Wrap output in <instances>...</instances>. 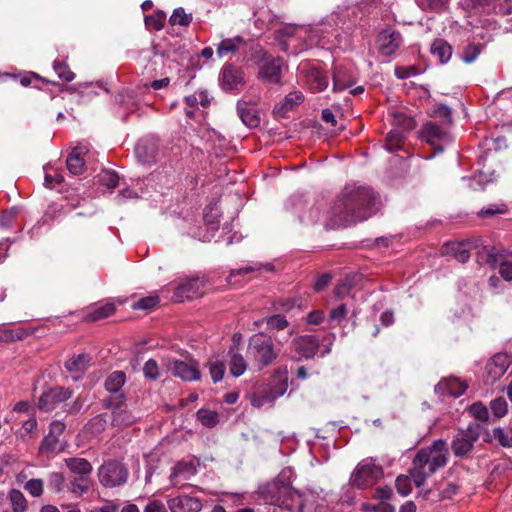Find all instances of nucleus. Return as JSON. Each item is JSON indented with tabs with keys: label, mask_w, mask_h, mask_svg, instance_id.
<instances>
[{
	"label": "nucleus",
	"mask_w": 512,
	"mask_h": 512,
	"mask_svg": "<svg viewBox=\"0 0 512 512\" xmlns=\"http://www.w3.org/2000/svg\"><path fill=\"white\" fill-rule=\"evenodd\" d=\"M43 481L41 479H30L25 483L27 490L33 497H40L43 494Z\"/></svg>",
	"instance_id": "obj_64"
},
{
	"label": "nucleus",
	"mask_w": 512,
	"mask_h": 512,
	"mask_svg": "<svg viewBox=\"0 0 512 512\" xmlns=\"http://www.w3.org/2000/svg\"><path fill=\"white\" fill-rule=\"evenodd\" d=\"M219 83L224 91L238 90L244 83L243 71L233 64H225L220 71Z\"/></svg>",
	"instance_id": "obj_18"
},
{
	"label": "nucleus",
	"mask_w": 512,
	"mask_h": 512,
	"mask_svg": "<svg viewBox=\"0 0 512 512\" xmlns=\"http://www.w3.org/2000/svg\"><path fill=\"white\" fill-rule=\"evenodd\" d=\"M229 372L234 377L242 376L247 370L248 363L244 356L234 351L232 348L229 350Z\"/></svg>",
	"instance_id": "obj_36"
},
{
	"label": "nucleus",
	"mask_w": 512,
	"mask_h": 512,
	"mask_svg": "<svg viewBox=\"0 0 512 512\" xmlns=\"http://www.w3.org/2000/svg\"><path fill=\"white\" fill-rule=\"evenodd\" d=\"M419 138L429 144L435 153L443 152L454 142L450 126L436 121H427L419 131Z\"/></svg>",
	"instance_id": "obj_7"
},
{
	"label": "nucleus",
	"mask_w": 512,
	"mask_h": 512,
	"mask_svg": "<svg viewBox=\"0 0 512 512\" xmlns=\"http://www.w3.org/2000/svg\"><path fill=\"white\" fill-rule=\"evenodd\" d=\"M98 476L102 485L115 487L126 482L128 470L121 462L108 461L101 465Z\"/></svg>",
	"instance_id": "obj_15"
},
{
	"label": "nucleus",
	"mask_w": 512,
	"mask_h": 512,
	"mask_svg": "<svg viewBox=\"0 0 512 512\" xmlns=\"http://www.w3.org/2000/svg\"><path fill=\"white\" fill-rule=\"evenodd\" d=\"M99 182L108 187V188H115L118 186L119 183V176L118 174L113 170H102L101 173L98 175Z\"/></svg>",
	"instance_id": "obj_53"
},
{
	"label": "nucleus",
	"mask_w": 512,
	"mask_h": 512,
	"mask_svg": "<svg viewBox=\"0 0 512 512\" xmlns=\"http://www.w3.org/2000/svg\"><path fill=\"white\" fill-rule=\"evenodd\" d=\"M460 6L469 16L509 14L511 11V6L504 5L501 0H461Z\"/></svg>",
	"instance_id": "obj_12"
},
{
	"label": "nucleus",
	"mask_w": 512,
	"mask_h": 512,
	"mask_svg": "<svg viewBox=\"0 0 512 512\" xmlns=\"http://www.w3.org/2000/svg\"><path fill=\"white\" fill-rule=\"evenodd\" d=\"M290 468L283 469L277 480L268 484L262 491L264 500L273 506L285 508L290 512H302V495L291 487Z\"/></svg>",
	"instance_id": "obj_4"
},
{
	"label": "nucleus",
	"mask_w": 512,
	"mask_h": 512,
	"mask_svg": "<svg viewBox=\"0 0 512 512\" xmlns=\"http://www.w3.org/2000/svg\"><path fill=\"white\" fill-rule=\"evenodd\" d=\"M481 50H482L481 44L468 43L466 45V47L463 49L461 59L465 63H468V64L473 63L480 55Z\"/></svg>",
	"instance_id": "obj_49"
},
{
	"label": "nucleus",
	"mask_w": 512,
	"mask_h": 512,
	"mask_svg": "<svg viewBox=\"0 0 512 512\" xmlns=\"http://www.w3.org/2000/svg\"><path fill=\"white\" fill-rule=\"evenodd\" d=\"M196 473L197 467L193 460H182L172 468L170 481L174 487H183Z\"/></svg>",
	"instance_id": "obj_20"
},
{
	"label": "nucleus",
	"mask_w": 512,
	"mask_h": 512,
	"mask_svg": "<svg viewBox=\"0 0 512 512\" xmlns=\"http://www.w3.org/2000/svg\"><path fill=\"white\" fill-rule=\"evenodd\" d=\"M293 346L300 358L310 359L319 349V340L314 335H303L293 340Z\"/></svg>",
	"instance_id": "obj_22"
},
{
	"label": "nucleus",
	"mask_w": 512,
	"mask_h": 512,
	"mask_svg": "<svg viewBox=\"0 0 512 512\" xmlns=\"http://www.w3.org/2000/svg\"><path fill=\"white\" fill-rule=\"evenodd\" d=\"M220 216H221V211H220L218 201L211 202L205 207L204 213H203V220L209 230H211V231L218 230Z\"/></svg>",
	"instance_id": "obj_34"
},
{
	"label": "nucleus",
	"mask_w": 512,
	"mask_h": 512,
	"mask_svg": "<svg viewBox=\"0 0 512 512\" xmlns=\"http://www.w3.org/2000/svg\"><path fill=\"white\" fill-rule=\"evenodd\" d=\"M33 328L18 327L15 329L0 328V342H14L25 339L34 333Z\"/></svg>",
	"instance_id": "obj_35"
},
{
	"label": "nucleus",
	"mask_w": 512,
	"mask_h": 512,
	"mask_svg": "<svg viewBox=\"0 0 512 512\" xmlns=\"http://www.w3.org/2000/svg\"><path fill=\"white\" fill-rule=\"evenodd\" d=\"M60 446V440L58 436L52 435L51 433H48L46 435L41 443L40 449L43 452L51 453L56 451Z\"/></svg>",
	"instance_id": "obj_58"
},
{
	"label": "nucleus",
	"mask_w": 512,
	"mask_h": 512,
	"mask_svg": "<svg viewBox=\"0 0 512 512\" xmlns=\"http://www.w3.org/2000/svg\"><path fill=\"white\" fill-rule=\"evenodd\" d=\"M89 490L88 477L75 478L71 482V492L81 496Z\"/></svg>",
	"instance_id": "obj_62"
},
{
	"label": "nucleus",
	"mask_w": 512,
	"mask_h": 512,
	"mask_svg": "<svg viewBox=\"0 0 512 512\" xmlns=\"http://www.w3.org/2000/svg\"><path fill=\"white\" fill-rule=\"evenodd\" d=\"M347 307L345 304H340L336 308L332 309L329 314V322L331 326L340 324L347 315Z\"/></svg>",
	"instance_id": "obj_61"
},
{
	"label": "nucleus",
	"mask_w": 512,
	"mask_h": 512,
	"mask_svg": "<svg viewBox=\"0 0 512 512\" xmlns=\"http://www.w3.org/2000/svg\"><path fill=\"white\" fill-rule=\"evenodd\" d=\"M185 102L188 106L194 107L200 104L203 108H206L211 103V98L206 90H199L195 93L185 97Z\"/></svg>",
	"instance_id": "obj_45"
},
{
	"label": "nucleus",
	"mask_w": 512,
	"mask_h": 512,
	"mask_svg": "<svg viewBox=\"0 0 512 512\" xmlns=\"http://www.w3.org/2000/svg\"><path fill=\"white\" fill-rule=\"evenodd\" d=\"M333 91H343L354 84V76L346 66L335 64L333 67Z\"/></svg>",
	"instance_id": "obj_25"
},
{
	"label": "nucleus",
	"mask_w": 512,
	"mask_h": 512,
	"mask_svg": "<svg viewBox=\"0 0 512 512\" xmlns=\"http://www.w3.org/2000/svg\"><path fill=\"white\" fill-rule=\"evenodd\" d=\"M116 311V307L113 303H106L101 306L94 307L90 312L85 316V320L88 322H96L109 316L113 315Z\"/></svg>",
	"instance_id": "obj_40"
},
{
	"label": "nucleus",
	"mask_w": 512,
	"mask_h": 512,
	"mask_svg": "<svg viewBox=\"0 0 512 512\" xmlns=\"http://www.w3.org/2000/svg\"><path fill=\"white\" fill-rule=\"evenodd\" d=\"M288 388L287 377L283 373L275 374L269 387L261 393L253 395L251 398V405L257 408H261L265 405H271L273 402L283 396Z\"/></svg>",
	"instance_id": "obj_9"
},
{
	"label": "nucleus",
	"mask_w": 512,
	"mask_h": 512,
	"mask_svg": "<svg viewBox=\"0 0 512 512\" xmlns=\"http://www.w3.org/2000/svg\"><path fill=\"white\" fill-rule=\"evenodd\" d=\"M349 13L346 11L345 14H333L331 16L330 21L333 22L336 28H332L330 22L328 24H321L315 27H293L288 26L283 29V34L288 38L293 37L294 35H298L299 37L302 34H307L308 45H326V44H334L332 38L335 39V44L342 43V33L345 37L348 36L349 32L356 24V20L349 21L348 23L344 20Z\"/></svg>",
	"instance_id": "obj_2"
},
{
	"label": "nucleus",
	"mask_w": 512,
	"mask_h": 512,
	"mask_svg": "<svg viewBox=\"0 0 512 512\" xmlns=\"http://www.w3.org/2000/svg\"><path fill=\"white\" fill-rule=\"evenodd\" d=\"M196 418L206 428H214L219 423L218 413L210 409H199Z\"/></svg>",
	"instance_id": "obj_42"
},
{
	"label": "nucleus",
	"mask_w": 512,
	"mask_h": 512,
	"mask_svg": "<svg viewBox=\"0 0 512 512\" xmlns=\"http://www.w3.org/2000/svg\"><path fill=\"white\" fill-rule=\"evenodd\" d=\"M124 404L117 405V407L109 408L112 410L111 424L115 427H124L131 425L134 422V417L123 408Z\"/></svg>",
	"instance_id": "obj_38"
},
{
	"label": "nucleus",
	"mask_w": 512,
	"mask_h": 512,
	"mask_svg": "<svg viewBox=\"0 0 512 512\" xmlns=\"http://www.w3.org/2000/svg\"><path fill=\"white\" fill-rule=\"evenodd\" d=\"M448 462V445L437 439L430 446L421 448L413 459L410 475L416 487L424 485L426 479L444 467Z\"/></svg>",
	"instance_id": "obj_3"
},
{
	"label": "nucleus",
	"mask_w": 512,
	"mask_h": 512,
	"mask_svg": "<svg viewBox=\"0 0 512 512\" xmlns=\"http://www.w3.org/2000/svg\"><path fill=\"white\" fill-rule=\"evenodd\" d=\"M274 271H275V266L272 262H265V263L252 262V263L246 264L243 267L231 270V272L228 276V282L231 283L232 278L235 276H238V275L244 276L246 274L253 273V272L263 273V272H274Z\"/></svg>",
	"instance_id": "obj_30"
},
{
	"label": "nucleus",
	"mask_w": 512,
	"mask_h": 512,
	"mask_svg": "<svg viewBox=\"0 0 512 512\" xmlns=\"http://www.w3.org/2000/svg\"><path fill=\"white\" fill-rule=\"evenodd\" d=\"M125 382L126 375L122 371H114L106 378L104 386L110 395L102 401L104 408L117 407V405L125 404L126 397L122 391Z\"/></svg>",
	"instance_id": "obj_13"
},
{
	"label": "nucleus",
	"mask_w": 512,
	"mask_h": 512,
	"mask_svg": "<svg viewBox=\"0 0 512 512\" xmlns=\"http://www.w3.org/2000/svg\"><path fill=\"white\" fill-rule=\"evenodd\" d=\"M53 69L58 77L66 82H71L75 78V74L70 70L69 66L59 60L53 62Z\"/></svg>",
	"instance_id": "obj_52"
},
{
	"label": "nucleus",
	"mask_w": 512,
	"mask_h": 512,
	"mask_svg": "<svg viewBox=\"0 0 512 512\" xmlns=\"http://www.w3.org/2000/svg\"><path fill=\"white\" fill-rule=\"evenodd\" d=\"M193 20L192 13H187L183 7L174 9L172 15L169 18L171 26H182L188 27Z\"/></svg>",
	"instance_id": "obj_44"
},
{
	"label": "nucleus",
	"mask_w": 512,
	"mask_h": 512,
	"mask_svg": "<svg viewBox=\"0 0 512 512\" xmlns=\"http://www.w3.org/2000/svg\"><path fill=\"white\" fill-rule=\"evenodd\" d=\"M65 463L69 470L79 477H88L92 472V466L90 462L84 458H67L65 459Z\"/></svg>",
	"instance_id": "obj_37"
},
{
	"label": "nucleus",
	"mask_w": 512,
	"mask_h": 512,
	"mask_svg": "<svg viewBox=\"0 0 512 512\" xmlns=\"http://www.w3.org/2000/svg\"><path fill=\"white\" fill-rule=\"evenodd\" d=\"M490 264L498 266L501 277L506 281H512V261L505 259L503 253H490L488 256Z\"/></svg>",
	"instance_id": "obj_32"
},
{
	"label": "nucleus",
	"mask_w": 512,
	"mask_h": 512,
	"mask_svg": "<svg viewBox=\"0 0 512 512\" xmlns=\"http://www.w3.org/2000/svg\"><path fill=\"white\" fill-rule=\"evenodd\" d=\"M433 116L435 117H439L442 119V124H446L448 126L451 125L452 123V113H451V109L444 105V104H439L437 105L434 109H433V113H432Z\"/></svg>",
	"instance_id": "obj_59"
},
{
	"label": "nucleus",
	"mask_w": 512,
	"mask_h": 512,
	"mask_svg": "<svg viewBox=\"0 0 512 512\" xmlns=\"http://www.w3.org/2000/svg\"><path fill=\"white\" fill-rule=\"evenodd\" d=\"M258 67V78L264 84L268 86L281 84L282 69L284 67L282 58L263 53L262 58L258 62Z\"/></svg>",
	"instance_id": "obj_10"
},
{
	"label": "nucleus",
	"mask_w": 512,
	"mask_h": 512,
	"mask_svg": "<svg viewBox=\"0 0 512 512\" xmlns=\"http://www.w3.org/2000/svg\"><path fill=\"white\" fill-rule=\"evenodd\" d=\"M165 366L168 372L184 381H196L201 377L198 363L194 360H168L167 363H165Z\"/></svg>",
	"instance_id": "obj_17"
},
{
	"label": "nucleus",
	"mask_w": 512,
	"mask_h": 512,
	"mask_svg": "<svg viewBox=\"0 0 512 512\" xmlns=\"http://www.w3.org/2000/svg\"><path fill=\"white\" fill-rule=\"evenodd\" d=\"M245 104L238 103L237 110L242 122L248 127H256L259 124V118L252 109L244 107Z\"/></svg>",
	"instance_id": "obj_47"
},
{
	"label": "nucleus",
	"mask_w": 512,
	"mask_h": 512,
	"mask_svg": "<svg viewBox=\"0 0 512 512\" xmlns=\"http://www.w3.org/2000/svg\"><path fill=\"white\" fill-rule=\"evenodd\" d=\"M512 362V356L505 352L497 353L491 357L485 366V381L493 384L507 371Z\"/></svg>",
	"instance_id": "obj_16"
},
{
	"label": "nucleus",
	"mask_w": 512,
	"mask_h": 512,
	"mask_svg": "<svg viewBox=\"0 0 512 512\" xmlns=\"http://www.w3.org/2000/svg\"><path fill=\"white\" fill-rule=\"evenodd\" d=\"M168 507L171 512H199L202 502L196 497L180 495L168 500Z\"/></svg>",
	"instance_id": "obj_23"
},
{
	"label": "nucleus",
	"mask_w": 512,
	"mask_h": 512,
	"mask_svg": "<svg viewBox=\"0 0 512 512\" xmlns=\"http://www.w3.org/2000/svg\"><path fill=\"white\" fill-rule=\"evenodd\" d=\"M306 85L312 92H321L328 87V77L319 68H310L305 75Z\"/></svg>",
	"instance_id": "obj_29"
},
{
	"label": "nucleus",
	"mask_w": 512,
	"mask_h": 512,
	"mask_svg": "<svg viewBox=\"0 0 512 512\" xmlns=\"http://www.w3.org/2000/svg\"><path fill=\"white\" fill-rule=\"evenodd\" d=\"M430 52L433 57L437 58L439 63H447L452 56V47L444 39H435L430 47Z\"/></svg>",
	"instance_id": "obj_33"
},
{
	"label": "nucleus",
	"mask_w": 512,
	"mask_h": 512,
	"mask_svg": "<svg viewBox=\"0 0 512 512\" xmlns=\"http://www.w3.org/2000/svg\"><path fill=\"white\" fill-rule=\"evenodd\" d=\"M482 427L479 424H469L464 430L458 431L451 442V449L456 457L467 456L478 440Z\"/></svg>",
	"instance_id": "obj_11"
},
{
	"label": "nucleus",
	"mask_w": 512,
	"mask_h": 512,
	"mask_svg": "<svg viewBox=\"0 0 512 512\" xmlns=\"http://www.w3.org/2000/svg\"><path fill=\"white\" fill-rule=\"evenodd\" d=\"M404 131L401 129L391 130L386 137L385 148L388 152H395L402 147Z\"/></svg>",
	"instance_id": "obj_43"
},
{
	"label": "nucleus",
	"mask_w": 512,
	"mask_h": 512,
	"mask_svg": "<svg viewBox=\"0 0 512 512\" xmlns=\"http://www.w3.org/2000/svg\"><path fill=\"white\" fill-rule=\"evenodd\" d=\"M467 385L457 378H448L440 381L435 386V392L440 395H449L454 398L460 397L465 393Z\"/></svg>",
	"instance_id": "obj_26"
},
{
	"label": "nucleus",
	"mask_w": 512,
	"mask_h": 512,
	"mask_svg": "<svg viewBox=\"0 0 512 512\" xmlns=\"http://www.w3.org/2000/svg\"><path fill=\"white\" fill-rule=\"evenodd\" d=\"M71 391L63 387H53L43 392L38 401V408L42 411H50L58 403L71 397Z\"/></svg>",
	"instance_id": "obj_19"
},
{
	"label": "nucleus",
	"mask_w": 512,
	"mask_h": 512,
	"mask_svg": "<svg viewBox=\"0 0 512 512\" xmlns=\"http://www.w3.org/2000/svg\"><path fill=\"white\" fill-rule=\"evenodd\" d=\"M90 358L87 354H79L72 357L65 363V367L69 372L83 373L89 364Z\"/></svg>",
	"instance_id": "obj_41"
},
{
	"label": "nucleus",
	"mask_w": 512,
	"mask_h": 512,
	"mask_svg": "<svg viewBox=\"0 0 512 512\" xmlns=\"http://www.w3.org/2000/svg\"><path fill=\"white\" fill-rule=\"evenodd\" d=\"M507 211V207L505 204H489L485 207H483L479 212L478 215L482 218H489L493 217L497 214H504Z\"/></svg>",
	"instance_id": "obj_56"
},
{
	"label": "nucleus",
	"mask_w": 512,
	"mask_h": 512,
	"mask_svg": "<svg viewBox=\"0 0 512 512\" xmlns=\"http://www.w3.org/2000/svg\"><path fill=\"white\" fill-rule=\"evenodd\" d=\"M413 479L411 475L408 476L400 475L396 478L395 486L398 493L402 496H407L412 491Z\"/></svg>",
	"instance_id": "obj_54"
},
{
	"label": "nucleus",
	"mask_w": 512,
	"mask_h": 512,
	"mask_svg": "<svg viewBox=\"0 0 512 512\" xmlns=\"http://www.w3.org/2000/svg\"><path fill=\"white\" fill-rule=\"evenodd\" d=\"M490 408L494 416L501 418L506 415L508 411V404L503 397H498L491 401Z\"/></svg>",
	"instance_id": "obj_57"
},
{
	"label": "nucleus",
	"mask_w": 512,
	"mask_h": 512,
	"mask_svg": "<svg viewBox=\"0 0 512 512\" xmlns=\"http://www.w3.org/2000/svg\"><path fill=\"white\" fill-rule=\"evenodd\" d=\"M137 160L143 165L155 164L158 156L157 141L150 138H143L135 146Z\"/></svg>",
	"instance_id": "obj_21"
},
{
	"label": "nucleus",
	"mask_w": 512,
	"mask_h": 512,
	"mask_svg": "<svg viewBox=\"0 0 512 512\" xmlns=\"http://www.w3.org/2000/svg\"><path fill=\"white\" fill-rule=\"evenodd\" d=\"M9 499L13 512H26L27 500L20 490L12 489L9 492Z\"/></svg>",
	"instance_id": "obj_46"
},
{
	"label": "nucleus",
	"mask_w": 512,
	"mask_h": 512,
	"mask_svg": "<svg viewBox=\"0 0 512 512\" xmlns=\"http://www.w3.org/2000/svg\"><path fill=\"white\" fill-rule=\"evenodd\" d=\"M304 96L299 91L290 92L282 101V103L276 107L278 110L288 111L294 106L299 105L303 102Z\"/></svg>",
	"instance_id": "obj_48"
},
{
	"label": "nucleus",
	"mask_w": 512,
	"mask_h": 512,
	"mask_svg": "<svg viewBox=\"0 0 512 512\" xmlns=\"http://www.w3.org/2000/svg\"><path fill=\"white\" fill-rule=\"evenodd\" d=\"M89 148L85 145H78L70 152L66 159V166L73 175H81L85 171L84 156L88 153Z\"/></svg>",
	"instance_id": "obj_24"
},
{
	"label": "nucleus",
	"mask_w": 512,
	"mask_h": 512,
	"mask_svg": "<svg viewBox=\"0 0 512 512\" xmlns=\"http://www.w3.org/2000/svg\"><path fill=\"white\" fill-rule=\"evenodd\" d=\"M379 199L372 188L356 183L347 184L330 204L326 226L336 228L364 221L378 209Z\"/></svg>",
	"instance_id": "obj_1"
},
{
	"label": "nucleus",
	"mask_w": 512,
	"mask_h": 512,
	"mask_svg": "<svg viewBox=\"0 0 512 512\" xmlns=\"http://www.w3.org/2000/svg\"><path fill=\"white\" fill-rule=\"evenodd\" d=\"M247 353L259 370L272 365L278 357L272 339L264 333L250 337Z\"/></svg>",
	"instance_id": "obj_5"
},
{
	"label": "nucleus",
	"mask_w": 512,
	"mask_h": 512,
	"mask_svg": "<svg viewBox=\"0 0 512 512\" xmlns=\"http://www.w3.org/2000/svg\"><path fill=\"white\" fill-rule=\"evenodd\" d=\"M109 421H111V416L108 413H101L91 418L84 429L87 433L98 435L106 429Z\"/></svg>",
	"instance_id": "obj_39"
},
{
	"label": "nucleus",
	"mask_w": 512,
	"mask_h": 512,
	"mask_svg": "<svg viewBox=\"0 0 512 512\" xmlns=\"http://www.w3.org/2000/svg\"><path fill=\"white\" fill-rule=\"evenodd\" d=\"M158 301V296L144 297L133 303L132 308L135 310H149L155 307Z\"/></svg>",
	"instance_id": "obj_63"
},
{
	"label": "nucleus",
	"mask_w": 512,
	"mask_h": 512,
	"mask_svg": "<svg viewBox=\"0 0 512 512\" xmlns=\"http://www.w3.org/2000/svg\"><path fill=\"white\" fill-rule=\"evenodd\" d=\"M211 379L214 383H217L223 379L225 374V364L220 360L209 361L207 363Z\"/></svg>",
	"instance_id": "obj_51"
},
{
	"label": "nucleus",
	"mask_w": 512,
	"mask_h": 512,
	"mask_svg": "<svg viewBox=\"0 0 512 512\" xmlns=\"http://www.w3.org/2000/svg\"><path fill=\"white\" fill-rule=\"evenodd\" d=\"M443 254L453 256L457 261L466 263L470 258L469 243L451 242L443 247Z\"/></svg>",
	"instance_id": "obj_31"
},
{
	"label": "nucleus",
	"mask_w": 512,
	"mask_h": 512,
	"mask_svg": "<svg viewBox=\"0 0 512 512\" xmlns=\"http://www.w3.org/2000/svg\"><path fill=\"white\" fill-rule=\"evenodd\" d=\"M245 45L246 41L240 35L234 36L232 38H223L216 45V54L219 58H224L230 54L234 55L240 50V48L244 47Z\"/></svg>",
	"instance_id": "obj_27"
},
{
	"label": "nucleus",
	"mask_w": 512,
	"mask_h": 512,
	"mask_svg": "<svg viewBox=\"0 0 512 512\" xmlns=\"http://www.w3.org/2000/svg\"><path fill=\"white\" fill-rule=\"evenodd\" d=\"M384 476L383 467L373 457L360 461L350 476V484L359 489L375 485Z\"/></svg>",
	"instance_id": "obj_6"
},
{
	"label": "nucleus",
	"mask_w": 512,
	"mask_h": 512,
	"mask_svg": "<svg viewBox=\"0 0 512 512\" xmlns=\"http://www.w3.org/2000/svg\"><path fill=\"white\" fill-rule=\"evenodd\" d=\"M207 279L205 277H192L179 283L176 287H162V298H168L170 293L171 301L183 302L201 297L205 293Z\"/></svg>",
	"instance_id": "obj_8"
},
{
	"label": "nucleus",
	"mask_w": 512,
	"mask_h": 512,
	"mask_svg": "<svg viewBox=\"0 0 512 512\" xmlns=\"http://www.w3.org/2000/svg\"><path fill=\"white\" fill-rule=\"evenodd\" d=\"M330 212V205L323 206L322 204L312 206L308 212H305L300 216V221L307 224H314L318 222H322L326 228L331 229L326 226V222L328 221V216Z\"/></svg>",
	"instance_id": "obj_28"
},
{
	"label": "nucleus",
	"mask_w": 512,
	"mask_h": 512,
	"mask_svg": "<svg viewBox=\"0 0 512 512\" xmlns=\"http://www.w3.org/2000/svg\"><path fill=\"white\" fill-rule=\"evenodd\" d=\"M402 44V35L399 31L386 28L379 32L376 45L379 55L384 61H389Z\"/></svg>",
	"instance_id": "obj_14"
},
{
	"label": "nucleus",
	"mask_w": 512,
	"mask_h": 512,
	"mask_svg": "<svg viewBox=\"0 0 512 512\" xmlns=\"http://www.w3.org/2000/svg\"><path fill=\"white\" fill-rule=\"evenodd\" d=\"M469 412L471 413V415L480 420V421H487L489 419V412H488V409L487 407L481 403V402H476V403H473L470 407H469Z\"/></svg>",
	"instance_id": "obj_60"
},
{
	"label": "nucleus",
	"mask_w": 512,
	"mask_h": 512,
	"mask_svg": "<svg viewBox=\"0 0 512 512\" xmlns=\"http://www.w3.org/2000/svg\"><path fill=\"white\" fill-rule=\"evenodd\" d=\"M493 438L497 440L498 444L505 448L512 447V431L506 430L501 427L493 429Z\"/></svg>",
	"instance_id": "obj_50"
},
{
	"label": "nucleus",
	"mask_w": 512,
	"mask_h": 512,
	"mask_svg": "<svg viewBox=\"0 0 512 512\" xmlns=\"http://www.w3.org/2000/svg\"><path fill=\"white\" fill-rule=\"evenodd\" d=\"M267 327L277 332L282 331L288 327V321L285 316L276 314L266 318Z\"/></svg>",
	"instance_id": "obj_55"
}]
</instances>
